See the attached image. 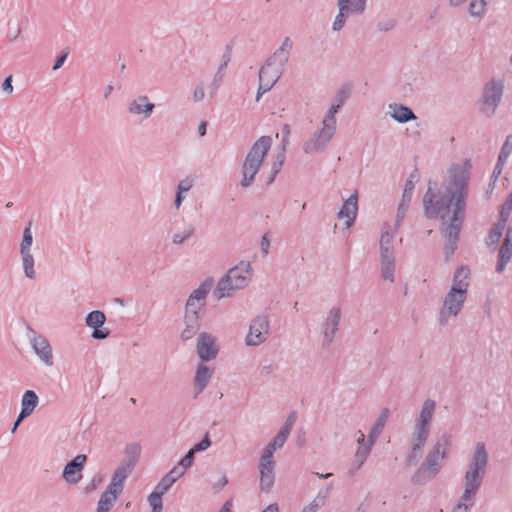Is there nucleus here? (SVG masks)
<instances>
[{
    "label": "nucleus",
    "instance_id": "49",
    "mask_svg": "<svg viewBox=\"0 0 512 512\" xmlns=\"http://www.w3.org/2000/svg\"><path fill=\"white\" fill-rule=\"evenodd\" d=\"M511 210H512V192L509 194L506 202L504 203V205L502 207V210L500 213L501 219H503V218L507 219Z\"/></svg>",
    "mask_w": 512,
    "mask_h": 512
},
{
    "label": "nucleus",
    "instance_id": "2",
    "mask_svg": "<svg viewBox=\"0 0 512 512\" xmlns=\"http://www.w3.org/2000/svg\"><path fill=\"white\" fill-rule=\"evenodd\" d=\"M470 286V270L466 266L459 267L452 279V285L445 294L442 306L438 313L440 326H446L450 320L455 319L464 308Z\"/></svg>",
    "mask_w": 512,
    "mask_h": 512
},
{
    "label": "nucleus",
    "instance_id": "55",
    "mask_svg": "<svg viewBox=\"0 0 512 512\" xmlns=\"http://www.w3.org/2000/svg\"><path fill=\"white\" fill-rule=\"evenodd\" d=\"M2 89L7 94H12L13 86H12V75L8 76L4 82L2 83Z\"/></svg>",
    "mask_w": 512,
    "mask_h": 512
},
{
    "label": "nucleus",
    "instance_id": "1",
    "mask_svg": "<svg viewBox=\"0 0 512 512\" xmlns=\"http://www.w3.org/2000/svg\"><path fill=\"white\" fill-rule=\"evenodd\" d=\"M471 163L465 160L448 169L443 190L435 193L428 188L423 203L428 218H439L441 230L449 239L450 254L456 249L459 233L465 219L466 198Z\"/></svg>",
    "mask_w": 512,
    "mask_h": 512
},
{
    "label": "nucleus",
    "instance_id": "16",
    "mask_svg": "<svg viewBox=\"0 0 512 512\" xmlns=\"http://www.w3.org/2000/svg\"><path fill=\"white\" fill-rule=\"evenodd\" d=\"M196 350L202 362L215 359L219 351L216 338L207 332L200 333L197 337Z\"/></svg>",
    "mask_w": 512,
    "mask_h": 512
},
{
    "label": "nucleus",
    "instance_id": "39",
    "mask_svg": "<svg viewBox=\"0 0 512 512\" xmlns=\"http://www.w3.org/2000/svg\"><path fill=\"white\" fill-rule=\"evenodd\" d=\"M505 224H506V218L500 219V221L491 229L488 239H487L488 245H495L499 242V240L502 236Z\"/></svg>",
    "mask_w": 512,
    "mask_h": 512
},
{
    "label": "nucleus",
    "instance_id": "45",
    "mask_svg": "<svg viewBox=\"0 0 512 512\" xmlns=\"http://www.w3.org/2000/svg\"><path fill=\"white\" fill-rule=\"evenodd\" d=\"M397 26V20L394 18L383 19L377 23V29L381 32H389Z\"/></svg>",
    "mask_w": 512,
    "mask_h": 512
},
{
    "label": "nucleus",
    "instance_id": "50",
    "mask_svg": "<svg viewBox=\"0 0 512 512\" xmlns=\"http://www.w3.org/2000/svg\"><path fill=\"white\" fill-rule=\"evenodd\" d=\"M184 473L185 470L177 465L167 473V476H169L171 480L174 481L175 483L179 478H181L184 475Z\"/></svg>",
    "mask_w": 512,
    "mask_h": 512
},
{
    "label": "nucleus",
    "instance_id": "56",
    "mask_svg": "<svg viewBox=\"0 0 512 512\" xmlns=\"http://www.w3.org/2000/svg\"><path fill=\"white\" fill-rule=\"evenodd\" d=\"M356 442L359 447H364L368 442V439L366 440L364 433L360 430L356 433Z\"/></svg>",
    "mask_w": 512,
    "mask_h": 512
},
{
    "label": "nucleus",
    "instance_id": "57",
    "mask_svg": "<svg viewBox=\"0 0 512 512\" xmlns=\"http://www.w3.org/2000/svg\"><path fill=\"white\" fill-rule=\"evenodd\" d=\"M504 163L505 162H500V160L498 159L492 174L494 180H496L498 176L502 173Z\"/></svg>",
    "mask_w": 512,
    "mask_h": 512
},
{
    "label": "nucleus",
    "instance_id": "5",
    "mask_svg": "<svg viewBox=\"0 0 512 512\" xmlns=\"http://www.w3.org/2000/svg\"><path fill=\"white\" fill-rule=\"evenodd\" d=\"M450 446L451 436L447 433L442 434L429 450L424 462L413 476V482L420 484L435 477L443 466Z\"/></svg>",
    "mask_w": 512,
    "mask_h": 512
},
{
    "label": "nucleus",
    "instance_id": "7",
    "mask_svg": "<svg viewBox=\"0 0 512 512\" xmlns=\"http://www.w3.org/2000/svg\"><path fill=\"white\" fill-rule=\"evenodd\" d=\"M252 266L250 262L241 261L230 268L218 281L213 292L217 300L232 297L237 291L245 289L251 282Z\"/></svg>",
    "mask_w": 512,
    "mask_h": 512
},
{
    "label": "nucleus",
    "instance_id": "14",
    "mask_svg": "<svg viewBox=\"0 0 512 512\" xmlns=\"http://www.w3.org/2000/svg\"><path fill=\"white\" fill-rule=\"evenodd\" d=\"M342 319V310L338 306L331 307L322 323V344L329 346L335 339Z\"/></svg>",
    "mask_w": 512,
    "mask_h": 512
},
{
    "label": "nucleus",
    "instance_id": "32",
    "mask_svg": "<svg viewBox=\"0 0 512 512\" xmlns=\"http://www.w3.org/2000/svg\"><path fill=\"white\" fill-rule=\"evenodd\" d=\"M120 494L108 488L101 494L97 503V512H109Z\"/></svg>",
    "mask_w": 512,
    "mask_h": 512
},
{
    "label": "nucleus",
    "instance_id": "48",
    "mask_svg": "<svg viewBox=\"0 0 512 512\" xmlns=\"http://www.w3.org/2000/svg\"><path fill=\"white\" fill-rule=\"evenodd\" d=\"M210 445L211 441L209 439V436L206 435L199 443L195 444L191 450L194 451V453L204 451L208 449Z\"/></svg>",
    "mask_w": 512,
    "mask_h": 512
},
{
    "label": "nucleus",
    "instance_id": "59",
    "mask_svg": "<svg viewBox=\"0 0 512 512\" xmlns=\"http://www.w3.org/2000/svg\"><path fill=\"white\" fill-rule=\"evenodd\" d=\"M226 66H227V61H225L223 64H221L218 72L216 73V75L214 77V82H221L223 75H224L223 70Z\"/></svg>",
    "mask_w": 512,
    "mask_h": 512
},
{
    "label": "nucleus",
    "instance_id": "37",
    "mask_svg": "<svg viewBox=\"0 0 512 512\" xmlns=\"http://www.w3.org/2000/svg\"><path fill=\"white\" fill-rule=\"evenodd\" d=\"M185 319H186V328L182 331L181 333V338L183 340H189L191 339L195 334L196 332L198 331L199 329V323H198V320H199V316H185Z\"/></svg>",
    "mask_w": 512,
    "mask_h": 512
},
{
    "label": "nucleus",
    "instance_id": "46",
    "mask_svg": "<svg viewBox=\"0 0 512 512\" xmlns=\"http://www.w3.org/2000/svg\"><path fill=\"white\" fill-rule=\"evenodd\" d=\"M173 484L174 481H172L171 478L166 474L157 484L155 491L164 494L172 487Z\"/></svg>",
    "mask_w": 512,
    "mask_h": 512
},
{
    "label": "nucleus",
    "instance_id": "24",
    "mask_svg": "<svg viewBox=\"0 0 512 512\" xmlns=\"http://www.w3.org/2000/svg\"><path fill=\"white\" fill-rule=\"evenodd\" d=\"M133 462H121L114 471L108 489L121 494L124 487V482L133 471Z\"/></svg>",
    "mask_w": 512,
    "mask_h": 512
},
{
    "label": "nucleus",
    "instance_id": "36",
    "mask_svg": "<svg viewBox=\"0 0 512 512\" xmlns=\"http://www.w3.org/2000/svg\"><path fill=\"white\" fill-rule=\"evenodd\" d=\"M22 260V268L25 276L28 279L36 278V270H35V260L31 252L20 253Z\"/></svg>",
    "mask_w": 512,
    "mask_h": 512
},
{
    "label": "nucleus",
    "instance_id": "27",
    "mask_svg": "<svg viewBox=\"0 0 512 512\" xmlns=\"http://www.w3.org/2000/svg\"><path fill=\"white\" fill-rule=\"evenodd\" d=\"M388 114L398 123H407L416 119L415 113L409 107L397 103L389 104Z\"/></svg>",
    "mask_w": 512,
    "mask_h": 512
},
{
    "label": "nucleus",
    "instance_id": "17",
    "mask_svg": "<svg viewBox=\"0 0 512 512\" xmlns=\"http://www.w3.org/2000/svg\"><path fill=\"white\" fill-rule=\"evenodd\" d=\"M196 235V227L184 220L176 222L169 233L172 245L180 247L189 242Z\"/></svg>",
    "mask_w": 512,
    "mask_h": 512
},
{
    "label": "nucleus",
    "instance_id": "19",
    "mask_svg": "<svg viewBox=\"0 0 512 512\" xmlns=\"http://www.w3.org/2000/svg\"><path fill=\"white\" fill-rule=\"evenodd\" d=\"M275 462L273 457L261 454L258 464V471L260 474V489L268 492L272 488L275 481Z\"/></svg>",
    "mask_w": 512,
    "mask_h": 512
},
{
    "label": "nucleus",
    "instance_id": "10",
    "mask_svg": "<svg viewBox=\"0 0 512 512\" xmlns=\"http://www.w3.org/2000/svg\"><path fill=\"white\" fill-rule=\"evenodd\" d=\"M336 128L337 121L323 118L321 127L303 143V152L308 155L323 153L332 141Z\"/></svg>",
    "mask_w": 512,
    "mask_h": 512
},
{
    "label": "nucleus",
    "instance_id": "42",
    "mask_svg": "<svg viewBox=\"0 0 512 512\" xmlns=\"http://www.w3.org/2000/svg\"><path fill=\"white\" fill-rule=\"evenodd\" d=\"M162 495L163 494L154 490L148 496V503L152 509L151 512H162V509H163Z\"/></svg>",
    "mask_w": 512,
    "mask_h": 512
},
{
    "label": "nucleus",
    "instance_id": "8",
    "mask_svg": "<svg viewBox=\"0 0 512 512\" xmlns=\"http://www.w3.org/2000/svg\"><path fill=\"white\" fill-rule=\"evenodd\" d=\"M488 461L489 455L485 443L477 442L463 476L464 492L477 496L486 474Z\"/></svg>",
    "mask_w": 512,
    "mask_h": 512
},
{
    "label": "nucleus",
    "instance_id": "15",
    "mask_svg": "<svg viewBox=\"0 0 512 512\" xmlns=\"http://www.w3.org/2000/svg\"><path fill=\"white\" fill-rule=\"evenodd\" d=\"M29 341L39 359L47 366L53 365L52 347L46 337L30 330Z\"/></svg>",
    "mask_w": 512,
    "mask_h": 512
},
{
    "label": "nucleus",
    "instance_id": "58",
    "mask_svg": "<svg viewBox=\"0 0 512 512\" xmlns=\"http://www.w3.org/2000/svg\"><path fill=\"white\" fill-rule=\"evenodd\" d=\"M204 96H205L204 88L202 86L197 87L194 91V100L200 101L204 98Z\"/></svg>",
    "mask_w": 512,
    "mask_h": 512
},
{
    "label": "nucleus",
    "instance_id": "13",
    "mask_svg": "<svg viewBox=\"0 0 512 512\" xmlns=\"http://www.w3.org/2000/svg\"><path fill=\"white\" fill-rule=\"evenodd\" d=\"M213 284V279L207 278L191 292L186 301V316H199V311L205 306L207 295Z\"/></svg>",
    "mask_w": 512,
    "mask_h": 512
},
{
    "label": "nucleus",
    "instance_id": "28",
    "mask_svg": "<svg viewBox=\"0 0 512 512\" xmlns=\"http://www.w3.org/2000/svg\"><path fill=\"white\" fill-rule=\"evenodd\" d=\"M39 403V398L33 390H26L21 399V412L19 420H24L29 417L35 410Z\"/></svg>",
    "mask_w": 512,
    "mask_h": 512
},
{
    "label": "nucleus",
    "instance_id": "52",
    "mask_svg": "<svg viewBox=\"0 0 512 512\" xmlns=\"http://www.w3.org/2000/svg\"><path fill=\"white\" fill-rule=\"evenodd\" d=\"M193 184L190 180L184 179L181 180L177 185V192L179 193H186L192 188Z\"/></svg>",
    "mask_w": 512,
    "mask_h": 512
},
{
    "label": "nucleus",
    "instance_id": "62",
    "mask_svg": "<svg viewBox=\"0 0 512 512\" xmlns=\"http://www.w3.org/2000/svg\"><path fill=\"white\" fill-rule=\"evenodd\" d=\"M183 199H184L183 193H179V192H177V193H176V197H175V201H174V206H175V208H176L177 210H178V209L180 208V206L182 205Z\"/></svg>",
    "mask_w": 512,
    "mask_h": 512
},
{
    "label": "nucleus",
    "instance_id": "34",
    "mask_svg": "<svg viewBox=\"0 0 512 512\" xmlns=\"http://www.w3.org/2000/svg\"><path fill=\"white\" fill-rule=\"evenodd\" d=\"M368 0H338L337 6L346 5L347 12L352 15H361L365 12Z\"/></svg>",
    "mask_w": 512,
    "mask_h": 512
},
{
    "label": "nucleus",
    "instance_id": "11",
    "mask_svg": "<svg viewBox=\"0 0 512 512\" xmlns=\"http://www.w3.org/2000/svg\"><path fill=\"white\" fill-rule=\"evenodd\" d=\"M389 417V410L387 408H384L378 418L376 419L375 423L370 429L369 435H368V442L364 447H358L353 460V468L354 470L360 469V467L364 464L367 457L369 456L373 445L375 444L376 440L382 433L385 424Z\"/></svg>",
    "mask_w": 512,
    "mask_h": 512
},
{
    "label": "nucleus",
    "instance_id": "43",
    "mask_svg": "<svg viewBox=\"0 0 512 512\" xmlns=\"http://www.w3.org/2000/svg\"><path fill=\"white\" fill-rule=\"evenodd\" d=\"M33 243V236L30 225L23 231V238L20 244V253L31 252V246Z\"/></svg>",
    "mask_w": 512,
    "mask_h": 512
},
{
    "label": "nucleus",
    "instance_id": "60",
    "mask_svg": "<svg viewBox=\"0 0 512 512\" xmlns=\"http://www.w3.org/2000/svg\"><path fill=\"white\" fill-rule=\"evenodd\" d=\"M320 505L314 500L308 506H306L301 512H316Z\"/></svg>",
    "mask_w": 512,
    "mask_h": 512
},
{
    "label": "nucleus",
    "instance_id": "30",
    "mask_svg": "<svg viewBox=\"0 0 512 512\" xmlns=\"http://www.w3.org/2000/svg\"><path fill=\"white\" fill-rule=\"evenodd\" d=\"M395 268V255L380 256V271L382 279L393 283L395 281Z\"/></svg>",
    "mask_w": 512,
    "mask_h": 512
},
{
    "label": "nucleus",
    "instance_id": "25",
    "mask_svg": "<svg viewBox=\"0 0 512 512\" xmlns=\"http://www.w3.org/2000/svg\"><path fill=\"white\" fill-rule=\"evenodd\" d=\"M512 257V228H509L506 232L503 244L499 250L498 262L496 265V271L501 273L504 271L506 265L509 263Z\"/></svg>",
    "mask_w": 512,
    "mask_h": 512
},
{
    "label": "nucleus",
    "instance_id": "44",
    "mask_svg": "<svg viewBox=\"0 0 512 512\" xmlns=\"http://www.w3.org/2000/svg\"><path fill=\"white\" fill-rule=\"evenodd\" d=\"M512 152V135L507 136L498 156L500 162H506Z\"/></svg>",
    "mask_w": 512,
    "mask_h": 512
},
{
    "label": "nucleus",
    "instance_id": "54",
    "mask_svg": "<svg viewBox=\"0 0 512 512\" xmlns=\"http://www.w3.org/2000/svg\"><path fill=\"white\" fill-rule=\"evenodd\" d=\"M109 333L110 332L107 329L96 328L92 332V337L94 339H105V338H107L109 336Z\"/></svg>",
    "mask_w": 512,
    "mask_h": 512
},
{
    "label": "nucleus",
    "instance_id": "9",
    "mask_svg": "<svg viewBox=\"0 0 512 512\" xmlns=\"http://www.w3.org/2000/svg\"><path fill=\"white\" fill-rule=\"evenodd\" d=\"M504 94V81L500 78H491L482 88L478 101L480 112L491 118L497 111Z\"/></svg>",
    "mask_w": 512,
    "mask_h": 512
},
{
    "label": "nucleus",
    "instance_id": "61",
    "mask_svg": "<svg viewBox=\"0 0 512 512\" xmlns=\"http://www.w3.org/2000/svg\"><path fill=\"white\" fill-rule=\"evenodd\" d=\"M281 167H282V165L278 164V162H276V161L273 162V164H272V176L269 179V183H271L274 180L276 174L280 171Z\"/></svg>",
    "mask_w": 512,
    "mask_h": 512
},
{
    "label": "nucleus",
    "instance_id": "29",
    "mask_svg": "<svg viewBox=\"0 0 512 512\" xmlns=\"http://www.w3.org/2000/svg\"><path fill=\"white\" fill-rule=\"evenodd\" d=\"M413 190H414V183L412 180H408L405 183V187H404V190L402 193V198H401V201H400L398 209H397V214H396L397 225H400L401 221L405 217V214L408 210L409 204L412 199Z\"/></svg>",
    "mask_w": 512,
    "mask_h": 512
},
{
    "label": "nucleus",
    "instance_id": "6",
    "mask_svg": "<svg viewBox=\"0 0 512 512\" xmlns=\"http://www.w3.org/2000/svg\"><path fill=\"white\" fill-rule=\"evenodd\" d=\"M271 145L272 138L270 136H261L251 146L241 166L240 186L242 188H248L253 185Z\"/></svg>",
    "mask_w": 512,
    "mask_h": 512
},
{
    "label": "nucleus",
    "instance_id": "20",
    "mask_svg": "<svg viewBox=\"0 0 512 512\" xmlns=\"http://www.w3.org/2000/svg\"><path fill=\"white\" fill-rule=\"evenodd\" d=\"M86 461L87 456L85 454H79L68 462L62 473L64 480L69 484H78L83 477L82 472Z\"/></svg>",
    "mask_w": 512,
    "mask_h": 512
},
{
    "label": "nucleus",
    "instance_id": "63",
    "mask_svg": "<svg viewBox=\"0 0 512 512\" xmlns=\"http://www.w3.org/2000/svg\"><path fill=\"white\" fill-rule=\"evenodd\" d=\"M231 509H232V501L228 500L224 503V505L222 506V508L220 509L219 512H231Z\"/></svg>",
    "mask_w": 512,
    "mask_h": 512
},
{
    "label": "nucleus",
    "instance_id": "23",
    "mask_svg": "<svg viewBox=\"0 0 512 512\" xmlns=\"http://www.w3.org/2000/svg\"><path fill=\"white\" fill-rule=\"evenodd\" d=\"M395 222L394 227L389 223H385L381 229L380 235V256H393L394 255V238L397 233L398 227Z\"/></svg>",
    "mask_w": 512,
    "mask_h": 512
},
{
    "label": "nucleus",
    "instance_id": "31",
    "mask_svg": "<svg viewBox=\"0 0 512 512\" xmlns=\"http://www.w3.org/2000/svg\"><path fill=\"white\" fill-rule=\"evenodd\" d=\"M347 98L348 94L346 91H338L336 95L333 97L331 105L328 111L326 112L324 118H327L331 121H337L336 114L338 113L339 109L344 105Z\"/></svg>",
    "mask_w": 512,
    "mask_h": 512
},
{
    "label": "nucleus",
    "instance_id": "4",
    "mask_svg": "<svg viewBox=\"0 0 512 512\" xmlns=\"http://www.w3.org/2000/svg\"><path fill=\"white\" fill-rule=\"evenodd\" d=\"M292 47V40L286 37L280 47L267 59L266 63L260 69L257 101L260 99L261 95L269 91L280 79L289 61Z\"/></svg>",
    "mask_w": 512,
    "mask_h": 512
},
{
    "label": "nucleus",
    "instance_id": "3",
    "mask_svg": "<svg viewBox=\"0 0 512 512\" xmlns=\"http://www.w3.org/2000/svg\"><path fill=\"white\" fill-rule=\"evenodd\" d=\"M436 411V402L433 399H426L418 415L411 431L409 440V453L406 457L407 465H415L419 458L422 456L423 448L425 447L431 433L432 421Z\"/></svg>",
    "mask_w": 512,
    "mask_h": 512
},
{
    "label": "nucleus",
    "instance_id": "41",
    "mask_svg": "<svg viewBox=\"0 0 512 512\" xmlns=\"http://www.w3.org/2000/svg\"><path fill=\"white\" fill-rule=\"evenodd\" d=\"M141 448L138 444H130L125 449L126 459L122 462H133V468L138 460L140 455Z\"/></svg>",
    "mask_w": 512,
    "mask_h": 512
},
{
    "label": "nucleus",
    "instance_id": "64",
    "mask_svg": "<svg viewBox=\"0 0 512 512\" xmlns=\"http://www.w3.org/2000/svg\"><path fill=\"white\" fill-rule=\"evenodd\" d=\"M262 512H279V507L275 503L274 504H270Z\"/></svg>",
    "mask_w": 512,
    "mask_h": 512
},
{
    "label": "nucleus",
    "instance_id": "47",
    "mask_svg": "<svg viewBox=\"0 0 512 512\" xmlns=\"http://www.w3.org/2000/svg\"><path fill=\"white\" fill-rule=\"evenodd\" d=\"M194 455V451L190 449L188 453L179 461L178 466L182 467L186 471V469L192 466Z\"/></svg>",
    "mask_w": 512,
    "mask_h": 512
},
{
    "label": "nucleus",
    "instance_id": "33",
    "mask_svg": "<svg viewBox=\"0 0 512 512\" xmlns=\"http://www.w3.org/2000/svg\"><path fill=\"white\" fill-rule=\"evenodd\" d=\"M487 0H470L468 4V14L473 19L482 20L488 12Z\"/></svg>",
    "mask_w": 512,
    "mask_h": 512
},
{
    "label": "nucleus",
    "instance_id": "35",
    "mask_svg": "<svg viewBox=\"0 0 512 512\" xmlns=\"http://www.w3.org/2000/svg\"><path fill=\"white\" fill-rule=\"evenodd\" d=\"M476 495L462 492L457 505L453 508L452 512H470L475 505Z\"/></svg>",
    "mask_w": 512,
    "mask_h": 512
},
{
    "label": "nucleus",
    "instance_id": "18",
    "mask_svg": "<svg viewBox=\"0 0 512 512\" xmlns=\"http://www.w3.org/2000/svg\"><path fill=\"white\" fill-rule=\"evenodd\" d=\"M154 109L155 104L149 100L147 95H138L127 103L129 115L139 117L141 120L150 118Z\"/></svg>",
    "mask_w": 512,
    "mask_h": 512
},
{
    "label": "nucleus",
    "instance_id": "51",
    "mask_svg": "<svg viewBox=\"0 0 512 512\" xmlns=\"http://www.w3.org/2000/svg\"><path fill=\"white\" fill-rule=\"evenodd\" d=\"M290 132V126L288 124H284L281 131L283 150H286V147L289 144Z\"/></svg>",
    "mask_w": 512,
    "mask_h": 512
},
{
    "label": "nucleus",
    "instance_id": "38",
    "mask_svg": "<svg viewBox=\"0 0 512 512\" xmlns=\"http://www.w3.org/2000/svg\"><path fill=\"white\" fill-rule=\"evenodd\" d=\"M106 321V316L102 311L95 310L90 312L85 319L86 325L90 328L96 329L103 326Z\"/></svg>",
    "mask_w": 512,
    "mask_h": 512
},
{
    "label": "nucleus",
    "instance_id": "40",
    "mask_svg": "<svg viewBox=\"0 0 512 512\" xmlns=\"http://www.w3.org/2000/svg\"><path fill=\"white\" fill-rule=\"evenodd\" d=\"M345 6L346 5H341V7H338V14L332 24V29L334 31H340L345 26L347 18L352 15L347 12L348 9L345 8Z\"/></svg>",
    "mask_w": 512,
    "mask_h": 512
},
{
    "label": "nucleus",
    "instance_id": "12",
    "mask_svg": "<svg viewBox=\"0 0 512 512\" xmlns=\"http://www.w3.org/2000/svg\"><path fill=\"white\" fill-rule=\"evenodd\" d=\"M270 320L267 315L260 314L252 318L248 333L245 336V345L257 347L265 343L270 336Z\"/></svg>",
    "mask_w": 512,
    "mask_h": 512
},
{
    "label": "nucleus",
    "instance_id": "53",
    "mask_svg": "<svg viewBox=\"0 0 512 512\" xmlns=\"http://www.w3.org/2000/svg\"><path fill=\"white\" fill-rule=\"evenodd\" d=\"M260 248L264 255H267L269 253L270 248V238L269 235L266 233L262 236L260 241Z\"/></svg>",
    "mask_w": 512,
    "mask_h": 512
},
{
    "label": "nucleus",
    "instance_id": "21",
    "mask_svg": "<svg viewBox=\"0 0 512 512\" xmlns=\"http://www.w3.org/2000/svg\"><path fill=\"white\" fill-rule=\"evenodd\" d=\"M294 424V419L289 417L287 422L281 427L277 435L270 441L266 447L262 450L261 454L267 455L268 457H273L274 452L283 447L286 440L288 439L292 426Z\"/></svg>",
    "mask_w": 512,
    "mask_h": 512
},
{
    "label": "nucleus",
    "instance_id": "26",
    "mask_svg": "<svg viewBox=\"0 0 512 512\" xmlns=\"http://www.w3.org/2000/svg\"><path fill=\"white\" fill-rule=\"evenodd\" d=\"M212 375L213 369L206 365L204 362H201L197 366L194 377V389L196 395L200 394L206 388Z\"/></svg>",
    "mask_w": 512,
    "mask_h": 512
},
{
    "label": "nucleus",
    "instance_id": "22",
    "mask_svg": "<svg viewBox=\"0 0 512 512\" xmlns=\"http://www.w3.org/2000/svg\"><path fill=\"white\" fill-rule=\"evenodd\" d=\"M358 213V194L354 192L342 205L337 217L344 221L345 228H350L357 217Z\"/></svg>",
    "mask_w": 512,
    "mask_h": 512
}]
</instances>
